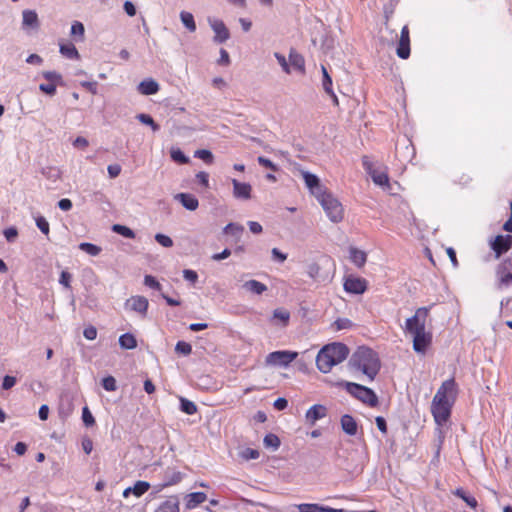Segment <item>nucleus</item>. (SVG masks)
<instances>
[{
	"label": "nucleus",
	"mask_w": 512,
	"mask_h": 512,
	"mask_svg": "<svg viewBox=\"0 0 512 512\" xmlns=\"http://www.w3.org/2000/svg\"><path fill=\"white\" fill-rule=\"evenodd\" d=\"M72 275L68 271H62L60 274L59 283L67 289H71Z\"/></svg>",
	"instance_id": "obj_54"
},
{
	"label": "nucleus",
	"mask_w": 512,
	"mask_h": 512,
	"mask_svg": "<svg viewBox=\"0 0 512 512\" xmlns=\"http://www.w3.org/2000/svg\"><path fill=\"white\" fill-rule=\"evenodd\" d=\"M321 71H322V75H323V80H322L323 89L327 94H332V91H333L332 78L329 75V73L324 65L321 66Z\"/></svg>",
	"instance_id": "obj_34"
},
{
	"label": "nucleus",
	"mask_w": 512,
	"mask_h": 512,
	"mask_svg": "<svg viewBox=\"0 0 512 512\" xmlns=\"http://www.w3.org/2000/svg\"><path fill=\"white\" fill-rule=\"evenodd\" d=\"M79 249L91 256H97L101 252V248L99 246L88 242L80 243Z\"/></svg>",
	"instance_id": "obj_39"
},
{
	"label": "nucleus",
	"mask_w": 512,
	"mask_h": 512,
	"mask_svg": "<svg viewBox=\"0 0 512 512\" xmlns=\"http://www.w3.org/2000/svg\"><path fill=\"white\" fill-rule=\"evenodd\" d=\"M175 351L183 355H190L192 352V346L185 341H178L175 346Z\"/></svg>",
	"instance_id": "obj_46"
},
{
	"label": "nucleus",
	"mask_w": 512,
	"mask_h": 512,
	"mask_svg": "<svg viewBox=\"0 0 512 512\" xmlns=\"http://www.w3.org/2000/svg\"><path fill=\"white\" fill-rule=\"evenodd\" d=\"M273 406L276 410L281 411V410H284L288 406V401L285 398L280 397L274 401Z\"/></svg>",
	"instance_id": "obj_64"
},
{
	"label": "nucleus",
	"mask_w": 512,
	"mask_h": 512,
	"mask_svg": "<svg viewBox=\"0 0 512 512\" xmlns=\"http://www.w3.org/2000/svg\"><path fill=\"white\" fill-rule=\"evenodd\" d=\"M289 63L290 65L300 73H305V60L304 57L299 54L295 49H291L289 52Z\"/></svg>",
	"instance_id": "obj_25"
},
{
	"label": "nucleus",
	"mask_w": 512,
	"mask_h": 512,
	"mask_svg": "<svg viewBox=\"0 0 512 512\" xmlns=\"http://www.w3.org/2000/svg\"><path fill=\"white\" fill-rule=\"evenodd\" d=\"M159 84L153 79H146L139 83L137 90L142 95H153L159 91Z\"/></svg>",
	"instance_id": "obj_20"
},
{
	"label": "nucleus",
	"mask_w": 512,
	"mask_h": 512,
	"mask_svg": "<svg viewBox=\"0 0 512 512\" xmlns=\"http://www.w3.org/2000/svg\"><path fill=\"white\" fill-rule=\"evenodd\" d=\"M299 512H344L342 509L321 506L319 504L303 503L297 506Z\"/></svg>",
	"instance_id": "obj_21"
},
{
	"label": "nucleus",
	"mask_w": 512,
	"mask_h": 512,
	"mask_svg": "<svg viewBox=\"0 0 512 512\" xmlns=\"http://www.w3.org/2000/svg\"><path fill=\"white\" fill-rule=\"evenodd\" d=\"M150 488V484L146 481H137L132 487V494L136 497H141Z\"/></svg>",
	"instance_id": "obj_35"
},
{
	"label": "nucleus",
	"mask_w": 512,
	"mask_h": 512,
	"mask_svg": "<svg viewBox=\"0 0 512 512\" xmlns=\"http://www.w3.org/2000/svg\"><path fill=\"white\" fill-rule=\"evenodd\" d=\"M177 200L188 210L194 211L198 208V199L190 193H179L175 196Z\"/></svg>",
	"instance_id": "obj_22"
},
{
	"label": "nucleus",
	"mask_w": 512,
	"mask_h": 512,
	"mask_svg": "<svg viewBox=\"0 0 512 512\" xmlns=\"http://www.w3.org/2000/svg\"><path fill=\"white\" fill-rule=\"evenodd\" d=\"M244 231V227L242 225L236 223H229L224 228V232L226 234H232L234 236H240Z\"/></svg>",
	"instance_id": "obj_44"
},
{
	"label": "nucleus",
	"mask_w": 512,
	"mask_h": 512,
	"mask_svg": "<svg viewBox=\"0 0 512 512\" xmlns=\"http://www.w3.org/2000/svg\"><path fill=\"white\" fill-rule=\"evenodd\" d=\"M42 76L48 83H41L39 89L47 95H55L57 86L62 85V75L56 71H45Z\"/></svg>",
	"instance_id": "obj_9"
},
{
	"label": "nucleus",
	"mask_w": 512,
	"mask_h": 512,
	"mask_svg": "<svg viewBox=\"0 0 512 512\" xmlns=\"http://www.w3.org/2000/svg\"><path fill=\"white\" fill-rule=\"evenodd\" d=\"M155 512H179V500L176 496H169L155 510Z\"/></svg>",
	"instance_id": "obj_24"
},
{
	"label": "nucleus",
	"mask_w": 512,
	"mask_h": 512,
	"mask_svg": "<svg viewBox=\"0 0 512 512\" xmlns=\"http://www.w3.org/2000/svg\"><path fill=\"white\" fill-rule=\"evenodd\" d=\"M396 54L401 59H408L410 56V31L407 25L401 29Z\"/></svg>",
	"instance_id": "obj_13"
},
{
	"label": "nucleus",
	"mask_w": 512,
	"mask_h": 512,
	"mask_svg": "<svg viewBox=\"0 0 512 512\" xmlns=\"http://www.w3.org/2000/svg\"><path fill=\"white\" fill-rule=\"evenodd\" d=\"M195 157L203 160L207 164H211L213 162V154L211 151L206 149L197 150L195 152Z\"/></svg>",
	"instance_id": "obj_47"
},
{
	"label": "nucleus",
	"mask_w": 512,
	"mask_h": 512,
	"mask_svg": "<svg viewBox=\"0 0 512 512\" xmlns=\"http://www.w3.org/2000/svg\"><path fill=\"white\" fill-rule=\"evenodd\" d=\"M23 25L29 27H37L38 26V16L35 11L25 10L23 12Z\"/></svg>",
	"instance_id": "obj_33"
},
{
	"label": "nucleus",
	"mask_w": 512,
	"mask_h": 512,
	"mask_svg": "<svg viewBox=\"0 0 512 512\" xmlns=\"http://www.w3.org/2000/svg\"><path fill=\"white\" fill-rule=\"evenodd\" d=\"M275 58L277 59L278 63L281 65V67L283 68V70L286 72V73H290V67H289V64L285 58L284 55L280 54V53H275Z\"/></svg>",
	"instance_id": "obj_61"
},
{
	"label": "nucleus",
	"mask_w": 512,
	"mask_h": 512,
	"mask_svg": "<svg viewBox=\"0 0 512 512\" xmlns=\"http://www.w3.org/2000/svg\"><path fill=\"white\" fill-rule=\"evenodd\" d=\"M155 240L163 247L169 248L173 245L172 239L164 234L158 233L155 235Z\"/></svg>",
	"instance_id": "obj_52"
},
{
	"label": "nucleus",
	"mask_w": 512,
	"mask_h": 512,
	"mask_svg": "<svg viewBox=\"0 0 512 512\" xmlns=\"http://www.w3.org/2000/svg\"><path fill=\"white\" fill-rule=\"evenodd\" d=\"M102 386L106 391H115L117 389L116 380L113 376L103 378Z\"/></svg>",
	"instance_id": "obj_51"
},
{
	"label": "nucleus",
	"mask_w": 512,
	"mask_h": 512,
	"mask_svg": "<svg viewBox=\"0 0 512 512\" xmlns=\"http://www.w3.org/2000/svg\"><path fill=\"white\" fill-rule=\"evenodd\" d=\"M362 163L363 167L365 168L366 172L371 176L373 182L376 185L389 188V176L387 172V168L384 170H378L373 167L372 162L369 160L368 156L362 157Z\"/></svg>",
	"instance_id": "obj_7"
},
{
	"label": "nucleus",
	"mask_w": 512,
	"mask_h": 512,
	"mask_svg": "<svg viewBox=\"0 0 512 512\" xmlns=\"http://www.w3.org/2000/svg\"><path fill=\"white\" fill-rule=\"evenodd\" d=\"M341 428L342 430L350 435V436H354L356 433H357V422L355 421V419L349 415V414H345L341 417Z\"/></svg>",
	"instance_id": "obj_23"
},
{
	"label": "nucleus",
	"mask_w": 512,
	"mask_h": 512,
	"mask_svg": "<svg viewBox=\"0 0 512 512\" xmlns=\"http://www.w3.org/2000/svg\"><path fill=\"white\" fill-rule=\"evenodd\" d=\"M233 196L237 199L248 200L251 198L252 187L249 183L239 182L236 179L232 180Z\"/></svg>",
	"instance_id": "obj_17"
},
{
	"label": "nucleus",
	"mask_w": 512,
	"mask_h": 512,
	"mask_svg": "<svg viewBox=\"0 0 512 512\" xmlns=\"http://www.w3.org/2000/svg\"><path fill=\"white\" fill-rule=\"evenodd\" d=\"M305 185L316 198L318 193H325L327 189L320 183L319 178L309 172H302Z\"/></svg>",
	"instance_id": "obj_14"
},
{
	"label": "nucleus",
	"mask_w": 512,
	"mask_h": 512,
	"mask_svg": "<svg viewBox=\"0 0 512 512\" xmlns=\"http://www.w3.org/2000/svg\"><path fill=\"white\" fill-rule=\"evenodd\" d=\"M126 304L131 310L140 313L142 316L147 314L149 302L144 296H132Z\"/></svg>",
	"instance_id": "obj_16"
},
{
	"label": "nucleus",
	"mask_w": 512,
	"mask_h": 512,
	"mask_svg": "<svg viewBox=\"0 0 512 512\" xmlns=\"http://www.w3.org/2000/svg\"><path fill=\"white\" fill-rule=\"evenodd\" d=\"M210 24L211 28L215 32L214 40L216 42L223 43L229 39L230 33L223 21L213 20L212 22H210Z\"/></svg>",
	"instance_id": "obj_18"
},
{
	"label": "nucleus",
	"mask_w": 512,
	"mask_h": 512,
	"mask_svg": "<svg viewBox=\"0 0 512 512\" xmlns=\"http://www.w3.org/2000/svg\"><path fill=\"white\" fill-rule=\"evenodd\" d=\"M83 335L87 340H94L97 337V329L90 325L84 329Z\"/></svg>",
	"instance_id": "obj_58"
},
{
	"label": "nucleus",
	"mask_w": 512,
	"mask_h": 512,
	"mask_svg": "<svg viewBox=\"0 0 512 512\" xmlns=\"http://www.w3.org/2000/svg\"><path fill=\"white\" fill-rule=\"evenodd\" d=\"M350 260L359 268L363 267L367 261V255L364 251L351 247L349 250Z\"/></svg>",
	"instance_id": "obj_27"
},
{
	"label": "nucleus",
	"mask_w": 512,
	"mask_h": 512,
	"mask_svg": "<svg viewBox=\"0 0 512 512\" xmlns=\"http://www.w3.org/2000/svg\"><path fill=\"white\" fill-rule=\"evenodd\" d=\"M196 178L204 187L207 188L209 186V175L207 172L201 171L197 173Z\"/></svg>",
	"instance_id": "obj_62"
},
{
	"label": "nucleus",
	"mask_w": 512,
	"mask_h": 512,
	"mask_svg": "<svg viewBox=\"0 0 512 512\" xmlns=\"http://www.w3.org/2000/svg\"><path fill=\"white\" fill-rule=\"evenodd\" d=\"M144 284L148 286L149 288L155 289V290H161L162 286L161 284L156 280L155 277L151 275H146L144 278Z\"/></svg>",
	"instance_id": "obj_53"
},
{
	"label": "nucleus",
	"mask_w": 512,
	"mask_h": 512,
	"mask_svg": "<svg viewBox=\"0 0 512 512\" xmlns=\"http://www.w3.org/2000/svg\"><path fill=\"white\" fill-rule=\"evenodd\" d=\"M307 274L314 280L319 278L320 266L317 263H311L307 267Z\"/></svg>",
	"instance_id": "obj_55"
},
{
	"label": "nucleus",
	"mask_w": 512,
	"mask_h": 512,
	"mask_svg": "<svg viewBox=\"0 0 512 512\" xmlns=\"http://www.w3.org/2000/svg\"><path fill=\"white\" fill-rule=\"evenodd\" d=\"M273 316H274V318L282 321L284 325H286L289 321L290 313L285 309L278 308V309L274 310Z\"/></svg>",
	"instance_id": "obj_49"
},
{
	"label": "nucleus",
	"mask_w": 512,
	"mask_h": 512,
	"mask_svg": "<svg viewBox=\"0 0 512 512\" xmlns=\"http://www.w3.org/2000/svg\"><path fill=\"white\" fill-rule=\"evenodd\" d=\"M112 230L114 232L120 234L123 237L129 238V239L135 238L134 231L127 226L115 224V225H113Z\"/></svg>",
	"instance_id": "obj_37"
},
{
	"label": "nucleus",
	"mask_w": 512,
	"mask_h": 512,
	"mask_svg": "<svg viewBox=\"0 0 512 512\" xmlns=\"http://www.w3.org/2000/svg\"><path fill=\"white\" fill-rule=\"evenodd\" d=\"M452 404H443L432 400L431 413L434 421L438 426L444 425L451 416Z\"/></svg>",
	"instance_id": "obj_10"
},
{
	"label": "nucleus",
	"mask_w": 512,
	"mask_h": 512,
	"mask_svg": "<svg viewBox=\"0 0 512 512\" xmlns=\"http://www.w3.org/2000/svg\"><path fill=\"white\" fill-rule=\"evenodd\" d=\"M317 200L331 222L340 223L344 219L342 203L328 190L325 193H318Z\"/></svg>",
	"instance_id": "obj_4"
},
{
	"label": "nucleus",
	"mask_w": 512,
	"mask_h": 512,
	"mask_svg": "<svg viewBox=\"0 0 512 512\" xmlns=\"http://www.w3.org/2000/svg\"><path fill=\"white\" fill-rule=\"evenodd\" d=\"M512 247V235H497L490 241V248L495 253V258H499L508 252Z\"/></svg>",
	"instance_id": "obj_12"
},
{
	"label": "nucleus",
	"mask_w": 512,
	"mask_h": 512,
	"mask_svg": "<svg viewBox=\"0 0 512 512\" xmlns=\"http://www.w3.org/2000/svg\"><path fill=\"white\" fill-rule=\"evenodd\" d=\"M457 397V384L455 382L454 378H450L448 380H445L439 389L437 390L436 394L433 397L434 401L441 402L443 404H452V406L455 403Z\"/></svg>",
	"instance_id": "obj_6"
},
{
	"label": "nucleus",
	"mask_w": 512,
	"mask_h": 512,
	"mask_svg": "<svg viewBox=\"0 0 512 512\" xmlns=\"http://www.w3.org/2000/svg\"><path fill=\"white\" fill-rule=\"evenodd\" d=\"M84 32H85V28L81 22L75 21L72 24V26H71V35L72 36L79 37L80 40H83Z\"/></svg>",
	"instance_id": "obj_45"
},
{
	"label": "nucleus",
	"mask_w": 512,
	"mask_h": 512,
	"mask_svg": "<svg viewBox=\"0 0 512 512\" xmlns=\"http://www.w3.org/2000/svg\"><path fill=\"white\" fill-rule=\"evenodd\" d=\"M341 385L351 396L361 401L363 404L372 408L378 406V396L372 389L354 382H343Z\"/></svg>",
	"instance_id": "obj_5"
},
{
	"label": "nucleus",
	"mask_w": 512,
	"mask_h": 512,
	"mask_svg": "<svg viewBox=\"0 0 512 512\" xmlns=\"http://www.w3.org/2000/svg\"><path fill=\"white\" fill-rule=\"evenodd\" d=\"M333 326L335 327V330H342V329H348L352 326V322L349 319H337Z\"/></svg>",
	"instance_id": "obj_56"
},
{
	"label": "nucleus",
	"mask_w": 512,
	"mask_h": 512,
	"mask_svg": "<svg viewBox=\"0 0 512 512\" xmlns=\"http://www.w3.org/2000/svg\"><path fill=\"white\" fill-rule=\"evenodd\" d=\"M349 355V349L342 343L325 345L317 354L316 365L322 373H328L335 365L343 362Z\"/></svg>",
	"instance_id": "obj_3"
},
{
	"label": "nucleus",
	"mask_w": 512,
	"mask_h": 512,
	"mask_svg": "<svg viewBox=\"0 0 512 512\" xmlns=\"http://www.w3.org/2000/svg\"><path fill=\"white\" fill-rule=\"evenodd\" d=\"M207 499V495L204 492H193L187 495L186 498V508L194 509L198 505L205 502Z\"/></svg>",
	"instance_id": "obj_26"
},
{
	"label": "nucleus",
	"mask_w": 512,
	"mask_h": 512,
	"mask_svg": "<svg viewBox=\"0 0 512 512\" xmlns=\"http://www.w3.org/2000/svg\"><path fill=\"white\" fill-rule=\"evenodd\" d=\"M110 178H116L121 173V166L119 164H111L107 167Z\"/></svg>",
	"instance_id": "obj_60"
},
{
	"label": "nucleus",
	"mask_w": 512,
	"mask_h": 512,
	"mask_svg": "<svg viewBox=\"0 0 512 512\" xmlns=\"http://www.w3.org/2000/svg\"><path fill=\"white\" fill-rule=\"evenodd\" d=\"M183 478V475L181 472L179 471H174L172 472L168 477H167V481L162 485V487H168V486H172V485H176L178 484L179 482H181Z\"/></svg>",
	"instance_id": "obj_42"
},
{
	"label": "nucleus",
	"mask_w": 512,
	"mask_h": 512,
	"mask_svg": "<svg viewBox=\"0 0 512 512\" xmlns=\"http://www.w3.org/2000/svg\"><path fill=\"white\" fill-rule=\"evenodd\" d=\"M239 456L242 460L249 461V460L258 459L260 456V453L257 449L245 448L239 452Z\"/></svg>",
	"instance_id": "obj_38"
},
{
	"label": "nucleus",
	"mask_w": 512,
	"mask_h": 512,
	"mask_svg": "<svg viewBox=\"0 0 512 512\" xmlns=\"http://www.w3.org/2000/svg\"><path fill=\"white\" fill-rule=\"evenodd\" d=\"M60 53L68 59H79L80 55L75 47V45L71 42H63L59 44Z\"/></svg>",
	"instance_id": "obj_28"
},
{
	"label": "nucleus",
	"mask_w": 512,
	"mask_h": 512,
	"mask_svg": "<svg viewBox=\"0 0 512 512\" xmlns=\"http://www.w3.org/2000/svg\"><path fill=\"white\" fill-rule=\"evenodd\" d=\"M327 415V409L321 404H315L310 407L306 414V421L313 426L319 419L324 418Z\"/></svg>",
	"instance_id": "obj_15"
},
{
	"label": "nucleus",
	"mask_w": 512,
	"mask_h": 512,
	"mask_svg": "<svg viewBox=\"0 0 512 512\" xmlns=\"http://www.w3.org/2000/svg\"><path fill=\"white\" fill-rule=\"evenodd\" d=\"M171 158L179 164H186L189 161L188 157L180 149L172 150Z\"/></svg>",
	"instance_id": "obj_50"
},
{
	"label": "nucleus",
	"mask_w": 512,
	"mask_h": 512,
	"mask_svg": "<svg viewBox=\"0 0 512 512\" xmlns=\"http://www.w3.org/2000/svg\"><path fill=\"white\" fill-rule=\"evenodd\" d=\"M352 368L362 371L370 380L378 374L381 364L376 352L368 347H358L350 358Z\"/></svg>",
	"instance_id": "obj_2"
},
{
	"label": "nucleus",
	"mask_w": 512,
	"mask_h": 512,
	"mask_svg": "<svg viewBox=\"0 0 512 512\" xmlns=\"http://www.w3.org/2000/svg\"><path fill=\"white\" fill-rule=\"evenodd\" d=\"M119 344L123 349H134L137 346V340L133 334L125 333L119 337Z\"/></svg>",
	"instance_id": "obj_30"
},
{
	"label": "nucleus",
	"mask_w": 512,
	"mask_h": 512,
	"mask_svg": "<svg viewBox=\"0 0 512 512\" xmlns=\"http://www.w3.org/2000/svg\"><path fill=\"white\" fill-rule=\"evenodd\" d=\"M453 494L467 503L472 509L478 506V502L475 497L467 495L462 488H457Z\"/></svg>",
	"instance_id": "obj_32"
},
{
	"label": "nucleus",
	"mask_w": 512,
	"mask_h": 512,
	"mask_svg": "<svg viewBox=\"0 0 512 512\" xmlns=\"http://www.w3.org/2000/svg\"><path fill=\"white\" fill-rule=\"evenodd\" d=\"M82 448L86 454H90L93 450V441L89 437L82 439Z\"/></svg>",
	"instance_id": "obj_63"
},
{
	"label": "nucleus",
	"mask_w": 512,
	"mask_h": 512,
	"mask_svg": "<svg viewBox=\"0 0 512 512\" xmlns=\"http://www.w3.org/2000/svg\"><path fill=\"white\" fill-rule=\"evenodd\" d=\"M257 161L261 166H263L267 169H270L272 171H277V166L270 159L265 158L263 156H259Z\"/></svg>",
	"instance_id": "obj_57"
},
{
	"label": "nucleus",
	"mask_w": 512,
	"mask_h": 512,
	"mask_svg": "<svg viewBox=\"0 0 512 512\" xmlns=\"http://www.w3.org/2000/svg\"><path fill=\"white\" fill-rule=\"evenodd\" d=\"M263 443L267 448H273L274 450L278 449L281 442L277 435L273 433H269L264 437Z\"/></svg>",
	"instance_id": "obj_36"
},
{
	"label": "nucleus",
	"mask_w": 512,
	"mask_h": 512,
	"mask_svg": "<svg viewBox=\"0 0 512 512\" xmlns=\"http://www.w3.org/2000/svg\"><path fill=\"white\" fill-rule=\"evenodd\" d=\"M298 356L297 352L274 351L267 355L266 364L272 366H288Z\"/></svg>",
	"instance_id": "obj_8"
},
{
	"label": "nucleus",
	"mask_w": 512,
	"mask_h": 512,
	"mask_svg": "<svg viewBox=\"0 0 512 512\" xmlns=\"http://www.w3.org/2000/svg\"><path fill=\"white\" fill-rule=\"evenodd\" d=\"M507 263H508V260H504L497 267L498 287L499 288H503L512 283V273L506 272L508 269Z\"/></svg>",
	"instance_id": "obj_19"
},
{
	"label": "nucleus",
	"mask_w": 512,
	"mask_h": 512,
	"mask_svg": "<svg viewBox=\"0 0 512 512\" xmlns=\"http://www.w3.org/2000/svg\"><path fill=\"white\" fill-rule=\"evenodd\" d=\"M243 286L248 291L257 295H260L267 290V286L257 280L246 281Z\"/></svg>",
	"instance_id": "obj_29"
},
{
	"label": "nucleus",
	"mask_w": 512,
	"mask_h": 512,
	"mask_svg": "<svg viewBox=\"0 0 512 512\" xmlns=\"http://www.w3.org/2000/svg\"><path fill=\"white\" fill-rule=\"evenodd\" d=\"M15 384H16V378H15V377H13V376L6 375V376L3 378L2 388H3L4 390H9V389H11Z\"/></svg>",
	"instance_id": "obj_59"
},
{
	"label": "nucleus",
	"mask_w": 512,
	"mask_h": 512,
	"mask_svg": "<svg viewBox=\"0 0 512 512\" xmlns=\"http://www.w3.org/2000/svg\"><path fill=\"white\" fill-rule=\"evenodd\" d=\"M429 313L430 307H420L405 322V332L412 335L413 349L418 353H425L432 342L431 332L426 331Z\"/></svg>",
	"instance_id": "obj_1"
},
{
	"label": "nucleus",
	"mask_w": 512,
	"mask_h": 512,
	"mask_svg": "<svg viewBox=\"0 0 512 512\" xmlns=\"http://www.w3.org/2000/svg\"><path fill=\"white\" fill-rule=\"evenodd\" d=\"M180 404H181V410L188 415H193L197 412L196 404L190 400L181 398Z\"/></svg>",
	"instance_id": "obj_40"
},
{
	"label": "nucleus",
	"mask_w": 512,
	"mask_h": 512,
	"mask_svg": "<svg viewBox=\"0 0 512 512\" xmlns=\"http://www.w3.org/2000/svg\"><path fill=\"white\" fill-rule=\"evenodd\" d=\"M344 290L351 294H363L368 288V281L365 278L348 275L344 278Z\"/></svg>",
	"instance_id": "obj_11"
},
{
	"label": "nucleus",
	"mask_w": 512,
	"mask_h": 512,
	"mask_svg": "<svg viewBox=\"0 0 512 512\" xmlns=\"http://www.w3.org/2000/svg\"><path fill=\"white\" fill-rule=\"evenodd\" d=\"M82 420L87 427H91L95 424V419L87 406L82 410Z\"/></svg>",
	"instance_id": "obj_48"
},
{
	"label": "nucleus",
	"mask_w": 512,
	"mask_h": 512,
	"mask_svg": "<svg viewBox=\"0 0 512 512\" xmlns=\"http://www.w3.org/2000/svg\"><path fill=\"white\" fill-rule=\"evenodd\" d=\"M142 124H145V125H148L152 128V130L155 132V131H158L159 130V125L153 120V118L148 115V114H144V113H141V114H138L137 117H136Z\"/></svg>",
	"instance_id": "obj_41"
},
{
	"label": "nucleus",
	"mask_w": 512,
	"mask_h": 512,
	"mask_svg": "<svg viewBox=\"0 0 512 512\" xmlns=\"http://www.w3.org/2000/svg\"><path fill=\"white\" fill-rule=\"evenodd\" d=\"M180 19H181L183 25L190 32H195L196 31V23H195V20H194V16L190 12L182 11L180 13Z\"/></svg>",
	"instance_id": "obj_31"
},
{
	"label": "nucleus",
	"mask_w": 512,
	"mask_h": 512,
	"mask_svg": "<svg viewBox=\"0 0 512 512\" xmlns=\"http://www.w3.org/2000/svg\"><path fill=\"white\" fill-rule=\"evenodd\" d=\"M35 222H36V226L38 227V229L44 235L48 236L49 232H50V226H49V223L46 220V218L43 216H38V217H36Z\"/></svg>",
	"instance_id": "obj_43"
}]
</instances>
